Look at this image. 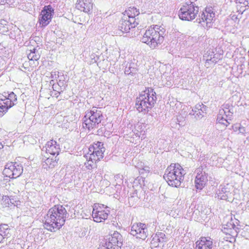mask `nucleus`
I'll return each mask as SVG.
<instances>
[{"label": "nucleus", "instance_id": "f257e3e1", "mask_svg": "<svg viewBox=\"0 0 249 249\" xmlns=\"http://www.w3.org/2000/svg\"><path fill=\"white\" fill-rule=\"evenodd\" d=\"M68 213L62 205H55L48 211L44 216V226L51 231H55L64 224Z\"/></svg>", "mask_w": 249, "mask_h": 249}, {"label": "nucleus", "instance_id": "f03ea898", "mask_svg": "<svg viewBox=\"0 0 249 249\" xmlns=\"http://www.w3.org/2000/svg\"><path fill=\"white\" fill-rule=\"evenodd\" d=\"M164 28L157 25L150 26L145 31L141 40L151 48L155 49L163 41Z\"/></svg>", "mask_w": 249, "mask_h": 249}, {"label": "nucleus", "instance_id": "7ed1b4c3", "mask_svg": "<svg viewBox=\"0 0 249 249\" xmlns=\"http://www.w3.org/2000/svg\"><path fill=\"white\" fill-rule=\"evenodd\" d=\"M186 172L178 163H172L165 170L163 178L171 186L178 187L183 180Z\"/></svg>", "mask_w": 249, "mask_h": 249}, {"label": "nucleus", "instance_id": "20e7f679", "mask_svg": "<svg viewBox=\"0 0 249 249\" xmlns=\"http://www.w3.org/2000/svg\"><path fill=\"white\" fill-rule=\"evenodd\" d=\"M104 119L101 111L96 107H93L90 110H87L83 119L82 127L89 131L98 128L102 125Z\"/></svg>", "mask_w": 249, "mask_h": 249}, {"label": "nucleus", "instance_id": "39448f33", "mask_svg": "<svg viewBox=\"0 0 249 249\" xmlns=\"http://www.w3.org/2000/svg\"><path fill=\"white\" fill-rule=\"evenodd\" d=\"M156 100V92L153 89L148 88L142 91L137 98L136 107L139 112H148L154 106Z\"/></svg>", "mask_w": 249, "mask_h": 249}, {"label": "nucleus", "instance_id": "423d86ee", "mask_svg": "<svg viewBox=\"0 0 249 249\" xmlns=\"http://www.w3.org/2000/svg\"><path fill=\"white\" fill-rule=\"evenodd\" d=\"M199 10L198 6L191 1L185 3L178 11V17L182 20L191 21L196 17Z\"/></svg>", "mask_w": 249, "mask_h": 249}, {"label": "nucleus", "instance_id": "0eeeda50", "mask_svg": "<svg viewBox=\"0 0 249 249\" xmlns=\"http://www.w3.org/2000/svg\"><path fill=\"white\" fill-rule=\"evenodd\" d=\"M17 100V96L13 92H3L0 98V117H2L14 105Z\"/></svg>", "mask_w": 249, "mask_h": 249}, {"label": "nucleus", "instance_id": "6e6552de", "mask_svg": "<svg viewBox=\"0 0 249 249\" xmlns=\"http://www.w3.org/2000/svg\"><path fill=\"white\" fill-rule=\"evenodd\" d=\"M23 167L18 162L8 163L5 166L3 173L6 177L11 178H16L22 174Z\"/></svg>", "mask_w": 249, "mask_h": 249}, {"label": "nucleus", "instance_id": "1a4fd4ad", "mask_svg": "<svg viewBox=\"0 0 249 249\" xmlns=\"http://www.w3.org/2000/svg\"><path fill=\"white\" fill-rule=\"evenodd\" d=\"M215 13L212 7H207L205 11L199 16V18L196 19L198 23L203 27L210 28L212 27V23L214 20Z\"/></svg>", "mask_w": 249, "mask_h": 249}, {"label": "nucleus", "instance_id": "9d476101", "mask_svg": "<svg viewBox=\"0 0 249 249\" xmlns=\"http://www.w3.org/2000/svg\"><path fill=\"white\" fill-rule=\"evenodd\" d=\"M123 237L118 231H114L104 241L103 244L111 249H119L123 245Z\"/></svg>", "mask_w": 249, "mask_h": 249}, {"label": "nucleus", "instance_id": "9b49d317", "mask_svg": "<svg viewBox=\"0 0 249 249\" xmlns=\"http://www.w3.org/2000/svg\"><path fill=\"white\" fill-rule=\"evenodd\" d=\"M130 234L137 238L144 240L148 236V231L146 225L142 223L134 224L131 228Z\"/></svg>", "mask_w": 249, "mask_h": 249}, {"label": "nucleus", "instance_id": "f8f14e48", "mask_svg": "<svg viewBox=\"0 0 249 249\" xmlns=\"http://www.w3.org/2000/svg\"><path fill=\"white\" fill-rule=\"evenodd\" d=\"M53 9L50 5L45 6L39 16V23L42 27H45L51 21Z\"/></svg>", "mask_w": 249, "mask_h": 249}, {"label": "nucleus", "instance_id": "ddd939ff", "mask_svg": "<svg viewBox=\"0 0 249 249\" xmlns=\"http://www.w3.org/2000/svg\"><path fill=\"white\" fill-rule=\"evenodd\" d=\"M139 24V21L135 20L133 18L128 19L126 17L122 18L118 25L119 29L122 33H128L132 28L136 27Z\"/></svg>", "mask_w": 249, "mask_h": 249}, {"label": "nucleus", "instance_id": "4468645a", "mask_svg": "<svg viewBox=\"0 0 249 249\" xmlns=\"http://www.w3.org/2000/svg\"><path fill=\"white\" fill-rule=\"evenodd\" d=\"M196 249H213V239L209 237H202L196 243Z\"/></svg>", "mask_w": 249, "mask_h": 249}, {"label": "nucleus", "instance_id": "2eb2a0df", "mask_svg": "<svg viewBox=\"0 0 249 249\" xmlns=\"http://www.w3.org/2000/svg\"><path fill=\"white\" fill-rule=\"evenodd\" d=\"M75 5L77 9L89 13L92 9V0H77Z\"/></svg>", "mask_w": 249, "mask_h": 249}, {"label": "nucleus", "instance_id": "dca6fc26", "mask_svg": "<svg viewBox=\"0 0 249 249\" xmlns=\"http://www.w3.org/2000/svg\"><path fill=\"white\" fill-rule=\"evenodd\" d=\"M46 151L52 155H58L60 151V146L55 141L53 140L48 141L45 146Z\"/></svg>", "mask_w": 249, "mask_h": 249}, {"label": "nucleus", "instance_id": "f3484780", "mask_svg": "<svg viewBox=\"0 0 249 249\" xmlns=\"http://www.w3.org/2000/svg\"><path fill=\"white\" fill-rule=\"evenodd\" d=\"M219 112L220 116L219 118H221L220 115H224L226 117H228V119L231 120L233 114V107L228 104H225L219 109Z\"/></svg>", "mask_w": 249, "mask_h": 249}, {"label": "nucleus", "instance_id": "a211bd4d", "mask_svg": "<svg viewBox=\"0 0 249 249\" xmlns=\"http://www.w3.org/2000/svg\"><path fill=\"white\" fill-rule=\"evenodd\" d=\"M235 228L236 227L234 224L230 223L224 226L222 231L226 234L230 235L231 236V237H230L231 239L234 240V237L237 235Z\"/></svg>", "mask_w": 249, "mask_h": 249}, {"label": "nucleus", "instance_id": "6ab92c4d", "mask_svg": "<svg viewBox=\"0 0 249 249\" xmlns=\"http://www.w3.org/2000/svg\"><path fill=\"white\" fill-rule=\"evenodd\" d=\"M207 181V176L206 173L196 175L195 181L196 188L197 190H202L205 186Z\"/></svg>", "mask_w": 249, "mask_h": 249}, {"label": "nucleus", "instance_id": "aec40b11", "mask_svg": "<svg viewBox=\"0 0 249 249\" xmlns=\"http://www.w3.org/2000/svg\"><path fill=\"white\" fill-rule=\"evenodd\" d=\"M228 187L229 185L228 184L226 185H221L219 186L218 192L217 193L215 197L219 199L227 200L230 191V188H229Z\"/></svg>", "mask_w": 249, "mask_h": 249}, {"label": "nucleus", "instance_id": "412c9836", "mask_svg": "<svg viewBox=\"0 0 249 249\" xmlns=\"http://www.w3.org/2000/svg\"><path fill=\"white\" fill-rule=\"evenodd\" d=\"M95 211V212H92V216L93 220L96 222H102L104 221L107 218L108 215L110 213L108 210H106V211L99 212Z\"/></svg>", "mask_w": 249, "mask_h": 249}, {"label": "nucleus", "instance_id": "4be33fe9", "mask_svg": "<svg viewBox=\"0 0 249 249\" xmlns=\"http://www.w3.org/2000/svg\"><path fill=\"white\" fill-rule=\"evenodd\" d=\"M105 151V149H102L100 151H95L94 152H88L86 155H85L86 158H89L95 161H98L100 160L104 157V153Z\"/></svg>", "mask_w": 249, "mask_h": 249}, {"label": "nucleus", "instance_id": "5701e85b", "mask_svg": "<svg viewBox=\"0 0 249 249\" xmlns=\"http://www.w3.org/2000/svg\"><path fill=\"white\" fill-rule=\"evenodd\" d=\"M140 14L139 11L134 7H130L126 9L123 14L124 17H126L129 19L133 18L135 20L139 21L136 17Z\"/></svg>", "mask_w": 249, "mask_h": 249}, {"label": "nucleus", "instance_id": "b1692460", "mask_svg": "<svg viewBox=\"0 0 249 249\" xmlns=\"http://www.w3.org/2000/svg\"><path fill=\"white\" fill-rule=\"evenodd\" d=\"M137 61L133 59L131 60L126 65L124 69V73L125 74H130L135 73L137 71Z\"/></svg>", "mask_w": 249, "mask_h": 249}, {"label": "nucleus", "instance_id": "393cba45", "mask_svg": "<svg viewBox=\"0 0 249 249\" xmlns=\"http://www.w3.org/2000/svg\"><path fill=\"white\" fill-rule=\"evenodd\" d=\"M10 229L7 224L0 225V243L10 234Z\"/></svg>", "mask_w": 249, "mask_h": 249}, {"label": "nucleus", "instance_id": "a878e982", "mask_svg": "<svg viewBox=\"0 0 249 249\" xmlns=\"http://www.w3.org/2000/svg\"><path fill=\"white\" fill-rule=\"evenodd\" d=\"M56 157H55V159L51 158H47L43 161V167L44 168H53L55 166L57 163L58 159H56Z\"/></svg>", "mask_w": 249, "mask_h": 249}, {"label": "nucleus", "instance_id": "bb28decb", "mask_svg": "<svg viewBox=\"0 0 249 249\" xmlns=\"http://www.w3.org/2000/svg\"><path fill=\"white\" fill-rule=\"evenodd\" d=\"M153 241L154 242H159L162 243L166 242V237L163 232H158L153 237Z\"/></svg>", "mask_w": 249, "mask_h": 249}, {"label": "nucleus", "instance_id": "cd10ccee", "mask_svg": "<svg viewBox=\"0 0 249 249\" xmlns=\"http://www.w3.org/2000/svg\"><path fill=\"white\" fill-rule=\"evenodd\" d=\"M232 129L234 132H238V134H240L244 136L247 134V129L245 127L243 126L240 124H236L232 125Z\"/></svg>", "mask_w": 249, "mask_h": 249}, {"label": "nucleus", "instance_id": "c85d7f7f", "mask_svg": "<svg viewBox=\"0 0 249 249\" xmlns=\"http://www.w3.org/2000/svg\"><path fill=\"white\" fill-rule=\"evenodd\" d=\"M221 118H219V112L217 115V117L216 119V121L218 123L222 124L224 125L225 126H227L229 124H230L231 119H228V117H226L224 115H221Z\"/></svg>", "mask_w": 249, "mask_h": 249}, {"label": "nucleus", "instance_id": "c756f323", "mask_svg": "<svg viewBox=\"0 0 249 249\" xmlns=\"http://www.w3.org/2000/svg\"><path fill=\"white\" fill-rule=\"evenodd\" d=\"M102 149H105L103 146V143L101 142H97L94 143L92 146H89L88 152H94L95 151H100Z\"/></svg>", "mask_w": 249, "mask_h": 249}, {"label": "nucleus", "instance_id": "7c9ffc66", "mask_svg": "<svg viewBox=\"0 0 249 249\" xmlns=\"http://www.w3.org/2000/svg\"><path fill=\"white\" fill-rule=\"evenodd\" d=\"M142 125L143 124L142 123H138L135 126L134 133L139 137H140L141 135H144V131L142 129Z\"/></svg>", "mask_w": 249, "mask_h": 249}, {"label": "nucleus", "instance_id": "2f4dec72", "mask_svg": "<svg viewBox=\"0 0 249 249\" xmlns=\"http://www.w3.org/2000/svg\"><path fill=\"white\" fill-rule=\"evenodd\" d=\"M36 49L34 48L33 50L30 51V53L28 54V58L31 60H37L40 58L39 53H36Z\"/></svg>", "mask_w": 249, "mask_h": 249}, {"label": "nucleus", "instance_id": "473e14b6", "mask_svg": "<svg viewBox=\"0 0 249 249\" xmlns=\"http://www.w3.org/2000/svg\"><path fill=\"white\" fill-rule=\"evenodd\" d=\"M214 52L212 51L209 50L203 56V59L206 61V63H212V58Z\"/></svg>", "mask_w": 249, "mask_h": 249}, {"label": "nucleus", "instance_id": "72a5a7b5", "mask_svg": "<svg viewBox=\"0 0 249 249\" xmlns=\"http://www.w3.org/2000/svg\"><path fill=\"white\" fill-rule=\"evenodd\" d=\"M189 115L194 116L196 119H201L203 117V113L200 110L196 109V107L189 113Z\"/></svg>", "mask_w": 249, "mask_h": 249}, {"label": "nucleus", "instance_id": "f704fd0d", "mask_svg": "<svg viewBox=\"0 0 249 249\" xmlns=\"http://www.w3.org/2000/svg\"><path fill=\"white\" fill-rule=\"evenodd\" d=\"M106 208H107V207L105 206L103 204L95 203L93 205L92 212H95V211H99V212L106 211V210H105Z\"/></svg>", "mask_w": 249, "mask_h": 249}, {"label": "nucleus", "instance_id": "c9c22d12", "mask_svg": "<svg viewBox=\"0 0 249 249\" xmlns=\"http://www.w3.org/2000/svg\"><path fill=\"white\" fill-rule=\"evenodd\" d=\"M138 168L140 174H143L144 172H148L149 171V167L146 166H144L143 164L141 162L140 165L136 166Z\"/></svg>", "mask_w": 249, "mask_h": 249}, {"label": "nucleus", "instance_id": "e433bc0d", "mask_svg": "<svg viewBox=\"0 0 249 249\" xmlns=\"http://www.w3.org/2000/svg\"><path fill=\"white\" fill-rule=\"evenodd\" d=\"M86 159L87 161L85 163V165L87 169L90 170L93 168L94 163L97 161L89 158H86Z\"/></svg>", "mask_w": 249, "mask_h": 249}, {"label": "nucleus", "instance_id": "4c0bfd02", "mask_svg": "<svg viewBox=\"0 0 249 249\" xmlns=\"http://www.w3.org/2000/svg\"><path fill=\"white\" fill-rule=\"evenodd\" d=\"M114 178L116 181V185L120 186L123 183V176L120 174H117L114 176Z\"/></svg>", "mask_w": 249, "mask_h": 249}, {"label": "nucleus", "instance_id": "58836bf2", "mask_svg": "<svg viewBox=\"0 0 249 249\" xmlns=\"http://www.w3.org/2000/svg\"><path fill=\"white\" fill-rule=\"evenodd\" d=\"M222 57V54L218 53H214L213 55L212 58V64H215L218 60L221 59Z\"/></svg>", "mask_w": 249, "mask_h": 249}, {"label": "nucleus", "instance_id": "ea45409f", "mask_svg": "<svg viewBox=\"0 0 249 249\" xmlns=\"http://www.w3.org/2000/svg\"><path fill=\"white\" fill-rule=\"evenodd\" d=\"M207 107L202 104H198L196 105V109L200 110L203 114L206 113Z\"/></svg>", "mask_w": 249, "mask_h": 249}, {"label": "nucleus", "instance_id": "a19ab883", "mask_svg": "<svg viewBox=\"0 0 249 249\" xmlns=\"http://www.w3.org/2000/svg\"><path fill=\"white\" fill-rule=\"evenodd\" d=\"M2 200L4 202H5L4 205H7L8 207H10L9 202H12V200H14V198H11L9 196H5L2 197Z\"/></svg>", "mask_w": 249, "mask_h": 249}, {"label": "nucleus", "instance_id": "79ce46f5", "mask_svg": "<svg viewBox=\"0 0 249 249\" xmlns=\"http://www.w3.org/2000/svg\"><path fill=\"white\" fill-rule=\"evenodd\" d=\"M59 72L57 71H54L51 72V78L53 79L56 78L57 77H59Z\"/></svg>", "mask_w": 249, "mask_h": 249}, {"label": "nucleus", "instance_id": "37998d69", "mask_svg": "<svg viewBox=\"0 0 249 249\" xmlns=\"http://www.w3.org/2000/svg\"><path fill=\"white\" fill-rule=\"evenodd\" d=\"M239 3L243 4L245 6L249 4V0H237Z\"/></svg>", "mask_w": 249, "mask_h": 249}, {"label": "nucleus", "instance_id": "c03bdc74", "mask_svg": "<svg viewBox=\"0 0 249 249\" xmlns=\"http://www.w3.org/2000/svg\"><path fill=\"white\" fill-rule=\"evenodd\" d=\"M9 203H10V207L12 206V205H14V206H17L19 204V201L18 200H15L14 199V200H12V202H9Z\"/></svg>", "mask_w": 249, "mask_h": 249}, {"label": "nucleus", "instance_id": "a18cd8bd", "mask_svg": "<svg viewBox=\"0 0 249 249\" xmlns=\"http://www.w3.org/2000/svg\"><path fill=\"white\" fill-rule=\"evenodd\" d=\"M196 175L199 174L201 175L203 173H205V172H203L202 168L201 167H199L196 169Z\"/></svg>", "mask_w": 249, "mask_h": 249}, {"label": "nucleus", "instance_id": "49530a36", "mask_svg": "<svg viewBox=\"0 0 249 249\" xmlns=\"http://www.w3.org/2000/svg\"><path fill=\"white\" fill-rule=\"evenodd\" d=\"M5 20H1V22L0 23V31L1 30L2 28L3 27L2 26V22H5Z\"/></svg>", "mask_w": 249, "mask_h": 249}, {"label": "nucleus", "instance_id": "de8ad7c7", "mask_svg": "<svg viewBox=\"0 0 249 249\" xmlns=\"http://www.w3.org/2000/svg\"><path fill=\"white\" fill-rule=\"evenodd\" d=\"M61 81H63V80L59 79V84L63 85V82H61Z\"/></svg>", "mask_w": 249, "mask_h": 249}, {"label": "nucleus", "instance_id": "09e8293b", "mask_svg": "<svg viewBox=\"0 0 249 249\" xmlns=\"http://www.w3.org/2000/svg\"><path fill=\"white\" fill-rule=\"evenodd\" d=\"M50 84L53 85V90H54V88H53V86H54V84H53V80H52L51 81H50Z\"/></svg>", "mask_w": 249, "mask_h": 249}, {"label": "nucleus", "instance_id": "8fccbe9b", "mask_svg": "<svg viewBox=\"0 0 249 249\" xmlns=\"http://www.w3.org/2000/svg\"><path fill=\"white\" fill-rule=\"evenodd\" d=\"M180 105H181V103L180 102H177L175 104V106H176L177 107H178V106H179Z\"/></svg>", "mask_w": 249, "mask_h": 249}, {"label": "nucleus", "instance_id": "3c124183", "mask_svg": "<svg viewBox=\"0 0 249 249\" xmlns=\"http://www.w3.org/2000/svg\"><path fill=\"white\" fill-rule=\"evenodd\" d=\"M3 147V144L0 142V149H2Z\"/></svg>", "mask_w": 249, "mask_h": 249}, {"label": "nucleus", "instance_id": "603ef678", "mask_svg": "<svg viewBox=\"0 0 249 249\" xmlns=\"http://www.w3.org/2000/svg\"><path fill=\"white\" fill-rule=\"evenodd\" d=\"M179 125H183L184 124H180L179 122L178 123Z\"/></svg>", "mask_w": 249, "mask_h": 249}, {"label": "nucleus", "instance_id": "864d4df0", "mask_svg": "<svg viewBox=\"0 0 249 249\" xmlns=\"http://www.w3.org/2000/svg\"><path fill=\"white\" fill-rule=\"evenodd\" d=\"M234 17H235V16H234V15H233V16H232V19H234L233 18H234Z\"/></svg>", "mask_w": 249, "mask_h": 249}, {"label": "nucleus", "instance_id": "5fc2aeb1", "mask_svg": "<svg viewBox=\"0 0 249 249\" xmlns=\"http://www.w3.org/2000/svg\"><path fill=\"white\" fill-rule=\"evenodd\" d=\"M234 18H235V19H237V17H234Z\"/></svg>", "mask_w": 249, "mask_h": 249}, {"label": "nucleus", "instance_id": "6e6d98bb", "mask_svg": "<svg viewBox=\"0 0 249 249\" xmlns=\"http://www.w3.org/2000/svg\"><path fill=\"white\" fill-rule=\"evenodd\" d=\"M234 18H235V19H237V17H234Z\"/></svg>", "mask_w": 249, "mask_h": 249}]
</instances>
